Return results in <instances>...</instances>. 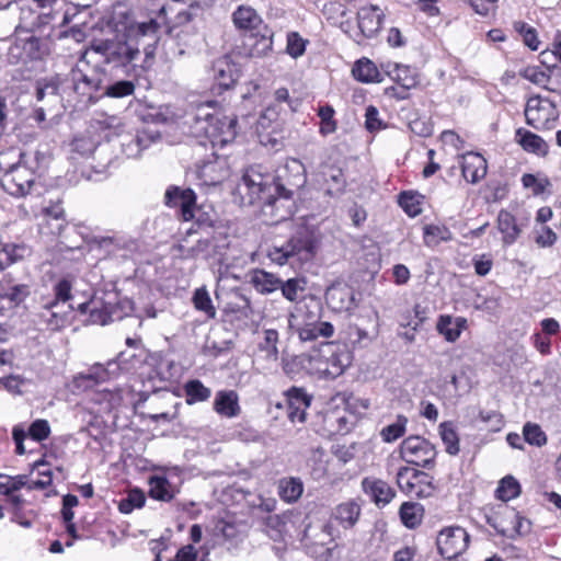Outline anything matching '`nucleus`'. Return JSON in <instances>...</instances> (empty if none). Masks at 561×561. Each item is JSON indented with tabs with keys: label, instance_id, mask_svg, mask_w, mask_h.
I'll return each instance as SVG.
<instances>
[{
	"label": "nucleus",
	"instance_id": "nucleus-1",
	"mask_svg": "<svg viewBox=\"0 0 561 561\" xmlns=\"http://www.w3.org/2000/svg\"><path fill=\"white\" fill-rule=\"evenodd\" d=\"M285 170L290 172V174L278 176L285 183H274L275 194H268L262 207L264 216L270 217L272 224H278L293 216L296 208L293 199L294 191L306 184L305 167L299 160L291 159L288 161Z\"/></svg>",
	"mask_w": 561,
	"mask_h": 561
},
{
	"label": "nucleus",
	"instance_id": "nucleus-2",
	"mask_svg": "<svg viewBox=\"0 0 561 561\" xmlns=\"http://www.w3.org/2000/svg\"><path fill=\"white\" fill-rule=\"evenodd\" d=\"M318 244L319 239L316 231L302 226L296 230L284 245L273 247L268 251V256L278 265L288 263L290 259L308 262L314 257Z\"/></svg>",
	"mask_w": 561,
	"mask_h": 561
},
{
	"label": "nucleus",
	"instance_id": "nucleus-3",
	"mask_svg": "<svg viewBox=\"0 0 561 561\" xmlns=\"http://www.w3.org/2000/svg\"><path fill=\"white\" fill-rule=\"evenodd\" d=\"M25 153L21 152L23 159ZM35 185V173L22 160L9 167L1 178L3 190L14 197H25Z\"/></svg>",
	"mask_w": 561,
	"mask_h": 561
},
{
	"label": "nucleus",
	"instance_id": "nucleus-4",
	"mask_svg": "<svg viewBox=\"0 0 561 561\" xmlns=\"http://www.w3.org/2000/svg\"><path fill=\"white\" fill-rule=\"evenodd\" d=\"M93 49L101 54L107 64L116 67H128L139 57L140 50L131 39L124 42L105 41L93 46Z\"/></svg>",
	"mask_w": 561,
	"mask_h": 561
},
{
	"label": "nucleus",
	"instance_id": "nucleus-5",
	"mask_svg": "<svg viewBox=\"0 0 561 561\" xmlns=\"http://www.w3.org/2000/svg\"><path fill=\"white\" fill-rule=\"evenodd\" d=\"M401 458L408 463L428 468L436 456L435 447L421 436H409L400 447Z\"/></svg>",
	"mask_w": 561,
	"mask_h": 561
},
{
	"label": "nucleus",
	"instance_id": "nucleus-6",
	"mask_svg": "<svg viewBox=\"0 0 561 561\" xmlns=\"http://www.w3.org/2000/svg\"><path fill=\"white\" fill-rule=\"evenodd\" d=\"M270 175H264L254 168L248 169L237 185V191L245 204L252 205L270 193L272 184ZM274 187V184H273Z\"/></svg>",
	"mask_w": 561,
	"mask_h": 561
},
{
	"label": "nucleus",
	"instance_id": "nucleus-7",
	"mask_svg": "<svg viewBox=\"0 0 561 561\" xmlns=\"http://www.w3.org/2000/svg\"><path fill=\"white\" fill-rule=\"evenodd\" d=\"M468 543L469 535L459 526L440 530L436 539L439 553L448 560H453L466 551Z\"/></svg>",
	"mask_w": 561,
	"mask_h": 561
},
{
	"label": "nucleus",
	"instance_id": "nucleus-8",
	"mask_svg": "<svg viewBox=\"0 0 561 561\" xmlns=\"http://www.w3.org/2000/svg\"><path fill=\"white\" fill-rule=\"evenodd\" d=\"M314 181L319 187L329 196L341 195L346 187V179L339 165L321 163L314 175Z\"/></svg>",
	"mask_w": 561,
	"mask_h": 561
},
{
	"label": "nucleus",
	"instance_id": "nucleus-9",
	"mask_svg": "<svg viewBox=\"0 0 561 561\" xmlns=\"http://www.w3.org/2000/svg\"><path fill=\"white\" fill-rule=\"evenodd\" d=\"M44 50L41 39L34 35L22 37L16 36L15 42L9 48V59L11 62H26L27 60L42 59Z\"/></svg>",
	"mask_w": 561,
	"mask_h": 561
},
{
	"label": "nucleus",
	"instance_id": "nucleus-10",
	"mask_svg": "<svg viewBox=\"0 0 561 561\" xmlns=\"http://www.w3.org/2000/svg\"><path fill=\"white\" fill-rule=\"evenodd\" d=\"M524 114L529 126L541 129L554 117V107L548 100L533 96L528 99Z\"/></svg>",
	"mask_w": 561,
	"mask_h": 561
},
{
	"label": "nucleus",
	"instance_id": "nucleus-11",
	"mask_svg": "<svg viewBox=\"0 0 561 561\" xmlns=\"http://www.w3.org/2000/svg\"><path fill=\"white\" fill-rule=\"evenodd\" d=\"M229 167L226 157L213 154L211 159L197 164V176L205 185L220 184L229 176Z\"/></svg>",
	"mask_w": 561,
	"mask_h": 561
},
{
	"label": "nucleus",
	"instance_id": "nucleus-12",
	"mask_svg": "<svg viewBox=\"0 0 561 561\" xmlns=\"http://www.w3.org/2000/svg\"><path fill=\"white\" fill-rule=\"evenodd\" d=\"M217 114L216 102L201 103L187 115L190 119L188 123L195 128L197 134L214 136L213 123Z\"/></svg>",
	"mask_w": 561,
	"mask_h": 561
},
{
	"label": "nucleus",
	"instance_id": "nucleus-13",
	"mask_svg": "<svg viewBox=\"0 0 561 561\" xmlns=\"http://www.w3.org/2000/svg\"><path fill=\"white\" fill-rule=\"evenodd\" d=\"M325 301L334 311H350L355 306L354 291L347 285L334 284L327 289Z\"/></svg>",
	"mask_w": 561,
	"mask_h": 561
},
{
	"label": "nucleus",
	"instance_id": "nucleus-14",
	"mask_svg": "<svg viewBox=\"0 0 561 561\" xmlns=\"http://www.w3.org/2000/svg\"><path fill=\"white\" fill-rule=\"evenodd\" d=\"M159 31L160 24L156 20L150 19L149 21L131 25L128 39L133 41V37L137 41L146 39L145 53L147 56H151L152 49L159 41Z\"/></svg>",
	"mask_w": 561,
	"mask_h": 561
},
{
	"label": "nucleus",
	"instance_id": "nucleus-15",
	"mask_svg": "<svg viewBox=\"0 0 561 561\" xmlns=\"http://www.w3.org/2000/svg\"><path fill=\"white\" fill-rule=\"evenodd\" d=\"M288 417L291 422H305L306 411L310 407L311 396L305 389L293 387L287 391Z\"/></svg>",
	"mask_w": 561,
	"mask_h": 561
},
{
	"label": "nucleus",
	"instance_id": "nucleus-16",
	"mask_svg": "<svg viewBox=\"0 0 561 561\" xmlns=\"http://www.w3.org/2000/svg\"><path fill=\"white\" fill-rule=\"evenodd\" d=\"M358 27L365 37H374L381 28L385 14L377 5L364 7L357 13Z\"/></svg>",
	"mask_w": 561,
	"mask_h": 561
},
{
	"label": "nucleus",
	"instance_id": "nucleus-17",
	"mask_svg": "<svg viewBox=\"0 0 561 561\" xmlns=\"http://www.w3.org/2000/svg\"><path fill=\"white\" fill-rule=\"evenodd\" d=\"M461 159V172L467 182L476 184L485 176L486 160L480 153L468 152Z\"/></svg>",
	"mask_w": 561,
	"mask_h": 561
},
{
	"label": "nucleus",
	"instance_id": "nucleus-18",
	"mask_svg": "<svg viewBox=\"0 0 561 561\" xmlns=\"http://www.w3.org/2000/svg\"><path fill=\"white\" fill-rule=\"evenodd\" d=\"M362 488L378 506L387 505L396 495L394 490L386 481L376 478L363 479Z\"/></svg>",
	"mask_w": 561,
	"mask_h": 561
},
{
	"label": "nucleus",
	"instance_id": "nucleus-19",
	"mask_svg": "<svg viewBox=\"0 0 561 561\" xmlns=\"http://www.w3.org/2000/svg\"><path fill=\"white\" fill-rule=\"evenodd\" d=\"M214 411L222 417H237L241 412L238 393L234 390L218 391L214 400Z\"/></svg>",
	"mask_w": 561,
	"mask_h": 561
},
{
	"label": "nucleus",
	"instance_id": "nucleus-20",
	"mask_svg": "<svg viewBox=\"0 0 561 561\" xmlns=\"http://www.w3.org/2000/svg\"><path fill=\"white\" fill-rule=\"evenodd\" d=\"M360 505L355 500H348L339 504L332 512V518L343 528H353L360 516Z\"/></svg>",
	"mask_w": 561,
	"mask_h": 561
},
{
	"label": "nucleus",
	"instance_id": "nucleus-21",
	"mask_svg": "<svg viewBox=\"0 0 561 561\" xmlns=\"http://www.w3.org/2000/svg\"><path fill=\"white\" fill-rule=\"evenodd\" d=\"M232 22L239 31H254L263 21L252 7L239 5L232 13Z\"/></svg>",
	"mask_w": 561,
	"mask_h": 561
},
{
	"label": "nucleus",
	"instance_id": "nucleus-22",
	"mask_svg": "<svg viewBox=\"0 0 561 561\" xmlns=\"http://www.w3.org/2000/svg\"><path fill=\"white\" fill-rule=\"evenodd\" d=\"M387 73L407 91L417 84V72L407 65L388 64Z\"/></svg>",
	"mask_w": 561,
	"mask_h": 561
},
{
	"label": "nucleus",
	"instance_id": "nucleus-23",
	"mask_svg": "<svg viewBox=\"0 0 561 561\" xmlns=\"http://www.w3.org/2000/svg\"><path fill=\"white\" fill-rule=\"evenodd\" d=\"M425 477L426 474L424 472L412 471L411 469L403 467L400 468L397 473V483L405 493L422 496L423 491L420 490L416 484L422 482V479Z\"/></svg>",
	"mask_w": 561,
	"mask_h": 561
},
{
	"label": "nucleus",
	"instance_id": "nucleus-24",
	"mask_svg": "<svg viewBox=\"0 0 561 561\" xmlns=\"http://www.w3.org/2000/svg\"><path fill=\"white\" fill-rule=\"evenodd\" d=\"M516 139L522 148L528 152L538 156H546L548 153L547 142L540 136L531 131L518 128L516 130Z\"/></svg>",
	"mask_w": 561,
	"mask_h": 561
},
{
	"label": "nucleus",
	"instance_id": "nucleus-25",
	"mask_svg": "<svg viewBox=\"0 0 561 561\" xmlns=\"http://www.w3.org/2000/svg\"><path fill=\"white\" fill-rule=\"evenodd\" d=\"M251 284L263 295L271 294L280 286V278L264 270H254L251 274Z\"/></svg>",
	"mask_w": 561,
	"mask_h": 561
},
{
	"label": "nucleus",
	"instance_id": "nucleus-26",
	"mask_svg": "<svg viewBox=\"0 0 561 561\" xmlns=\"http://www.w3.org/2000/svg\"><path fill=\"white\" fill-rule=\"evenodd\" d=\"M73 89L81 95H91L101 88V79L98 76H88L79 69L71 71Z\"/></svg>",
	"mask_w": 561,
	"mask_h": 561
},
{
	"label": "nucleus",
	"instance_id": "nucleus-27",
	"mask_svg": "<svg viewBox=\"0 0 561 561\" xmlns=\"http://www.w3.org/2000/svg\"><path fill=\"white\" fill-rule=\"evenodd\" d=\"M497 228L503 233V242L512 244L518 238L520 229L515 217L506 210H501L497 216Z\"/></svg>",
	"mask_w": 561,
	"mask_h": 561
},
{
	"label": "nucleus",
	"instance_id": "nucleus-28",
	"mask_svg": "<svg viewBox=\"0 0 561 561\" xmlns=\"http://www.w3.org/2000/svg\"><path fill=\"white\" fill-rule=\"evenodd\" d=\"M31 295V287L27 284H12L1 286L0 298L8 300L12 306H20Z\"/></svg>",
	"mask_w": 561,
	"mask_h": 561
},
{
	"label": "nucleus",
	"instance_id": "nucleus-29",
	"mask_svg": "<svg viewBox=\"0 0 561 561\" xmlns=\"http://www.w3.org/2000/svg\"><path fill=\"white\" fill-rule=\"evenodd\" d=\"M304 492V484L299 478H286L279 481V496L287 503L297 502Z\"/></svg>",
	"mask_w": 561,
	"mask_h": 561
},
{
	"label": "nucleus",
	"instance_id": "nucleus-30",
	"mask_svg": "<svg viewBox=\"0 0 561 561\" xmlns=\"http://www.w3.org/2000/svg\"><path fill=\"white\" fill-rule=\"evenodd\" d=\"M149 495L152 499L169 502L174 497V491L165 477L153 476L149 479Z\"/></svg>",
	"mask_w": 561,
	"mask_h": 561
},
{
	"label": "nucleus",
	"instance_id": "nucleus-31",
	"mask_svg": "<svg viewBox=\"0 0 561 561\" xmlns=\"http://www.w3.org/2000/svg\"><path fill=\"white\" fill-rule=\"evenodd\" d=\"M236 125H237V118L236 117H228L222 116L221 118L217 115L215 118V122L213 123L214 128V136H221L220 142L226 144L230 140H232L236 135Z\"/></svg>",
	"mask_w": 561,
	"mask_h": 561
},
{
	"label": "nucleus",
	"instance_id": "nucleus-32",
	"mask_svg": "<svg viewBox=\"0 0 561 561\" xmlns=\"http://www.w3.org/2000/svg\"><path fill=\"white\" fill-rule=\"evenodd\" d=\"M30 254V250L24 244L4 243L0 250V265L9 266Z\"/></svg>",
	"mask_w": 561,
	"mask_h": 561
},
{
	"label": "nucleus",
	"instance_id": "nucleus-33",
	"mask_svg": "<svg viewBox=\"0 0 561 561\" xmlns=\"http://www.w3.org/2000/svg\"><path fill=\"white\" fill-rule=\"evenodd\" d=\"M333 332L334 329L330 322L309 323L298 331L301 341H313L319 336L330 337Z\"/></svg>",
	"mask_w": 561,
	"mask_h": 561
},
{
	"label": "nucleus",
	"instance_id": "nucleus-34",
	"mask_svg": "<svg viewBox=\"0 0 561 561\" xmlns=\"http://www.w3.org/2000/svg\"><path fill=\"white\" fill-rule=\"evenodd\" d=\"M400 518L408 528H415L421 524L424 508L419 503L405 502L400 507Z\"/></svg>",
	"mask_w": 561,
	"mask_h": 561
},
{
	"label": "nucleus",
	"instance_id": "nucleus-35",
	"mask_svg": "<svg viewBox=\"0 0 561 561\" xmlns=\"http://www.w3.org/2000/svg\"><path fill=\"white\" fill-rule=\"evenodd\" d=\"M354 77L360 82H380V73L376 65L369 59L358 60L353 68Z\"/></svg>",
	"mask_w": 561,
	"mask_h": 561
},
{
	"label": "nucleus",
	"instance_id": "nucleus-36",
	"mask_svg": "<svg viewBox=\"0 0 561 561\" xmlns=\"http://www.w3.org/2000/svg\"><path fill=\"white\" fill-rule=\"evenodd\" d=\"M59 79L57 77L44 78L36 82V99L44 101L48 99L51 102L59 100Z\"/></svg>",
	"mask_w": 561,
	"mask_h": 561
},
{
	"label": "nucleus",
	"instance_id": "nucleus-37",
	"mask_svg": "<svg viewBox=\"0 0 561 561\" xmlns=\"http://www.w3.org/2000/svg\"><path fill=\"white\" fill-rule=\"evenodd\" d=\"M351 354L346 350H342L339 353H332L328 358V366L323 371L335 378L343 374L346 367L351 365Z\"/></svg>",
	"mask_w": 561,
	"mask_h": 561
},
{
	"label": "nucleus",
	"instance_id": "nucleus-38",
	"mask_svg": "<svg viewBox=\"0 0 561 561\" xmlns=\"http://www.w3.org/2000/svg\"><path fill=\"white\" fill-rule=\"evenodd\" d=\"M118 370L119 365L116 362H108L106 367L101 364H96L90 369L88 375L83 376V378L93 380L94 383H102L108 381L118 373Z\"/></svg>",
	"mask_w": 561,
	"mask_h": 561
},
{
	"label": "nucleus",
	"instance_id": "nucleus-39",
	"mask_svg": "<svg viewBox=\"0 0 561 561\" xmlns=\"http://www.w3.org/2000/svg\"><path fill=\"white\" fill-rule=\"evenodd\" d=\"M184 389L186 393V402L188 404L206 401L211 396L210 389L205 387L197 379L187 381Z\"/></svg>",
	"mask_w": 561,
	"mask_h": 561
},
{
	"label": "nucleus",
	"instance_id": "nucleus-40",
	"mask_svg": "<svg viewBox=\"0 0 561 561\" xmlns=\"http://www.w3.org/2000/svg\"><path fill=\"white\" fill-rule=\"evenodd\" d=\"M330 529V525H323L321 533L319 534L320 542H316L310 547V552L316 554L318 558H321L322 561H330V557L332 554V548L325 547L327 543L332 542Z\"/></svg>",
	"mask_w": 561,
	"mask_h": 561
},
{
	"label": "nucleus",
	"instance_id": "nucleus-41",
	"mask_svg": "<svg viewBox=\"0 0 561 561\" xmlns=\"http://www.w3.org/2000/svg\"><path fill=\"white\" fill-rule=\"evenodd\" d=\"M520 494V484L512 477L506 476L501 481L496 489V495L500 500L507 502L517 497Z\"/></svg>",
	"mask_w": 561,
	"mask_h": 561
},
{
	"label": "nucleus",
	"instance_id": "nucleus-42",
	"mask_svg": "<svg viewBox=\"0 0 561 561\" xmlns=\"http://www.w3.org/2000/svg\"><path fill=\"white\" fill-rule=\"evenodd\" d=\"M439 434L442 437V440L446 445V451L449 455H457L460 450L459 448V438L454 430L451 423L444 422L439 425Z\"/></svg>",
	"mask_w": 561,
	"mask_h": 561
},
{
	"label": "nucleus",
	"instance_id": "nucleus-43",
	"mask_svg": "<svg viewBox=\"0 0 561 561\" xmlns=\"http://www.w3.org/2000/svg\"><path fill=\"white\" fill-rule=\"evenodd\" d=\"M57 307L58 305H54V302L50 301L44 306V311L41 313L42 319L51 331L61 329L66 323V317L55 310Z\"/></svg>",
	"mask_w": 561,
	"mask_h": 561
},
{
	"label": "nucleus",
	"instance_id": "nucleus-44",
	"mask_svg": "<svg viewBox=\"0 0 561 561\" xmlns=\"http://www.w3.org/2000/svg\"><path fill=\"white\" fill-rule=\"evenodd\" d=\"M334 108L331 105L320 106L318 116L320 117V134L323 136L333 134L337 128V123L334 119Z\"/></svg>",
	"mask_w": 561,
	"mask_h": 561
},
{
	"label": "nucleus",
	"instance_id": "nucleus-45",
	"mask_svg": "<svg viewBox=\"0 0 561 561\" xmlns=\"http://www.w3.org/2000/svg\"><path fill=\"white\" fill-rule=\"evenodd\" d=\"M453 237L448 228L444 226L427 225L424 227V241L427 245H436L440 241H448Z\"/></svg>",
	"mask_w": 561,
	"mask_h": 561
},
{
	"label": "nucleus",
	"instance_id": "nucleus-46",
	"mask_svg": "<svg viewBox=\"0 0 561 561\" xmlns=\"http://www.w3.org/2000/svg\"><path fill=\"white\" fill-rule=\"evenodd\" d=\"M408 419L403 415H398L394 423L387 425L380 432L382 439L387 443H392L402 437L405 433Z\"/></svg>",
	"mask_w": 561,
	"mask_h": 561
},
{
	"label": "nucleus",
	"instance_id": "nucleus-47",
	"mask_svg": "<svg viewBox=\"0 0 561 561\" xmlns=\"http://www.w3.org/2000/svg\"><path fill=\"white\" fill-rule=\"evenodd\" d=\"M524 440L538 447L547 443V436L538 424L526 423L523 428Z\"/></svg>",
	"mask_w": 561,
	"mask_h": 561
},
{
	"label": "nucleus",
	"instance_id": "nucleus-48",
	"mask_svg": "<svg viewBox=\"0 0 561 561\" xmlns=\"http://www.w3.org/2000/svg\"><path fill=\"white\" fill-rule=\"evenodd\" d=\"M306 287V280L300 278H289L286 282L280 279L279 289L283 296L289 301H296L298 293L304 291Z\"/></svg>",
	"mask_w": 561,
	"mask_h": 561
},
{
	"label": "nucleus",
	"instance_id": "nucleus-49",
	"mask_svg": "<svg viewBox=\"0 0 561 561\" xmlns=\"http://www.w3.org/2000/svg\"><path fill=\"white\" fill-rule=\"evenodd\" d=\"M193 301L197 310L204 311L209 318L216 317V309L213 306L209 294L205 288H198L195 290Z\"/></svg>",
	"mask_w": 561,
	"mask_h": 561
},
{
	"label": "nucleus",
	"instance_id": "nucleus-50",
	"mask_svg": "<svg viewBox=\"0 0 561 561\" xmlns=\"http://www.w3.org/2000/svg\"><path fill=\"white\" fill-rule=\"evenodd\" d=\"M436 328L448 342H455L460 335L459 324L453 325V319L449 316H442Z\"/></svg>",
	"mask_w": 561,
	"mask_h": 561
},
{
	"label": "nucleus",
	"instance_id": "nucleus-51",
	"mask_svg": "<svg viewBox=\"0 0 561 561\" xmlns=\"http://www.w3.org/2000/svg\"><path fill=\"white\" fill-rule=\"evenodd\" d=\"M135 91V84L128 80L117 81L105 88L104 95L110 98H124L131 95Z\"/></svg>",
	"mask_w": 561,
	"mask_h": 561
},
{
	"label": "nucleus",
	"instance_id": "nucleus-52",
	"mask_svg": "<svg viewBox=\"0 0 561 561\" xmlns=\"http://www.w3.org/2000/svg\"><path fill=\"white\" fill-rule=\"evenodd\" d=\"M71 289H72V280L67 276L60 278L55 285H54V294L55 298L51 300L54 305H59V302H66L68 301L71 296Z\"/></svg>",
	"mask_w": 561,
	"mask_h": 561
},
{
	"label": "nucleus",
	"instance_id": "nucleus-53",
	"mask_svg": "<svg viewBox=\"0 0 561 561\" xmlns=\"http://www.w3.org/2000/svg\"><path fill=\"white\" fill-rule=\"evenodd\" d=\"M179 195V206L185 220L193 218V206L195 205V193L191 188L181 190Z\"/></svg>",
	"mask_w": 561,
	"mask_h": 561
},
{
	"label": "nucleus",
	"instance_id": "nucleus-54",
	"mask_svg": "<svg viewBox=\"0 0 561 561\" xmlns=\"http://www.w3.org/2000/svg\"><path fill=\"white\" fill-rule=\"evenodd\" d=\"M222 67H218L216 69V81L218 83V85L222 89H230L234 82H236V76L233 73V69H232V66L229 65L228 62H222L221 64Z\"/></svg>",
	"mask_w": 561,
	"mask_h": 561
},
{
	"label": "nucleus",
	"instance_id": "nucleus-55",
	"mask_svg": "<svg viewBox=\"0 0 561 561\" xmlns=\"http://www.w3.org/2000/svg\"><path fill=\"white\" fill-rule=\"evenodd\" d=\"M35 469L41 477L37 480H31L27 488L30 490L47 488L51 483V471L43 462H37Z\"/></svg>",
	"mask_w": 561,
	"mask_h": 561
},
{
	"label": "nucleus",
	"instance_id": "nucleus-56",
	"mask_svg": "<svg viewBox=\"0 0 561 561\" xmlns=\"http://www.w3.org/2000/svg\"><path fill=\"white\" fill-rule=\"evenodd\" d=\"M523 185L526 188H531L534 195H540L545 192V190L550 185V181L548 179H537L534 174L526 173L522 178Z\"/></svg>",
	"mask_w": 561,
	"mask_h": 561
},
{
	"label": "nucleus",
	"instance_id": "nucleus-57",
	"mask_svg": "<svg viewBox=\"0 0 561 561\" xmlns=\"http://www.w3.org/2000/svg\"><path fill=\"white\" fill-rule=\"evenodd\" d=\"M31 437L37 442L46 439L50 434V427L46 420H36L28 428Z\"/></svg>",
	"mask_w": 561,
	"mask_h": 561
},
{
	"label": "nucleus",
	"instance_id": "nucleus-58",
	"mask_svg": "<svg viewBox=\"0 0 561 561\" xmlns=\"http://www.w3.org/2000/svg\"><path fill=\"white\" fill-rule=\"evenodd\" d=\"M399 204L411 217H415L422 211L419 203H415V197L410 193H401L399 197Z\"/></svg>",
	"mask_w": 561,
	"mask_h": 561
},
{
	"label": "nucleus",
	"instance_id": "nucleus-59",
	"mask_svg": "<svg viewBox=\"0 0 561 561\" xmlns=\"http://www.w3.org/2000/svg\"><path fill=\"white\" fill-rule=\"evenodd\" d=\"M286 49L291 57L298 58L305 53L306 45L304 39L299 37L297 33H291L288 35Z\"/></svg>",
	"mask_w": 561,
	"mask_h": 561
},
{
	"label": "nucleus",
	"instance_id": "nucleus-60",
	"mask_svg": "<svg viewBox=\"0 0 561 561\" xmlns=\"http://www.w3.org/2000/svg\"><path fill=\"white\" fill-rule=\"evenodd\" d=\"M231 298L232 301L229 302L227 309L231 312H241L247 314V310L250 308L249 299L239 291L232 293Z\"/></svg>",
	"mask_w": 561,
	"mask_h": 561
},
{
	"label": "nucleus",
	"instance_id": "nucleus-61",
	"mask_svg": "<svg viewBox=\"0 0 561 561\" xmlns=\"http://www.w3.org/2000/svg\"><path fill=\"white\" fill-rule=\"evenodd\" d=\"M536 243L540 247H550L557 241V233L547 226H541L540 229L536 231Z\"/></svg>",
	"mask_w": 561,
	"mask_h": 561
},
{
	"label": "nucleus",
	"instance_id": "nucleus-62",
	"mask_svg": "<svg viewBox=\"0 0 561 561\" xmlns=\"http://www.w3.org/2000/svg\"><path fill=\"white\" fill-rule=\"evenodd\" d=\"M409 126L412 133L421 137H427L432 135L433 131L432 125L423 118H415L411 121Z\"/></svg>",
	"mask_w": 561,
	"mask_h": 561
},
{
	"label": "nucleus",
	"instance_id": "nucleus-63",
	"mask_svg": "<svg viewBox=\"0 0 561 561\" xmlns=\"http://www.w3.org/2000/svg\"><path fill=\"white\" fill-rule=\"evenodd\" d=\"M492 264V260L486 257V255H477L473 257L474 271L479 276H485L489 274Z\"/></svg>",
	"mask_w": 561,
	"mask_h": 561
},
{
	"label": "nucleus",
	"instance_id": "nucleus-64",
	"mask_svg": "<svg viewBox=\"0 0 561 561\" xmlns=\"http://www.w3.org/2000/svg\"><path fill=\"white\" fill-rule=\"evenodd\" d=\"M196 550L192 545L181 548L176 556L169 561H196Z\"/></svg>",
	"mask_w": 561,
	"mask_h": 561
}]
</instances>
